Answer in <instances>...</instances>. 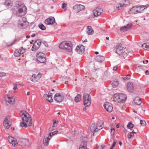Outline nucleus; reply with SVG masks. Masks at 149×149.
<instances>
[{
	"label": "nucleus",
	"mask_w": 149,
	"mask_h": 149,
	"mask_svg": "<svg viewBox=\"0 0 149 149\" xmlns=\"http://www.w3.org/2000/svg\"><path fill=\"white\" fill-rule=\"evenodd\" d=\"M119 145L120 146H121L122 145V142L121 141H119Z\"/></svg>",
	"instance_id": "64"
},
{
	"label": "nucleus",
	"mask_w": 149,
	"mask_h": 149,
	"mask_svg": "<svg viewBox=\"0 0 149 149\" xmlns=\"http://www.w3.org/2000/svg\"><path fill=\"white\" fill-rule=\"evenodd\" d=\"M8 139L9 142L12 144L13 146H16L17 143L15 139L13 138L11 136H9L8 137Z\"/></svg>",
	"instance_id": "20"
},
{
	"label": "nucleus",
	"mask_w": 149,
	"mask_h": 149,
	"mask_svg": "<svg viewBox=\"0 0 149 149\" xmlns=\"http://www.w3.org/2000/svg\"><path fill=\"white\" fill-rule=\"evenodd\" d=\"M113 101L115 102H119V94L117 93L114 94L113 96Z\"/></svg>",
	"instance_id": "31"
},
{
	"label": "nucleus",
	"mask_w": 149,
	"mask_h": 149,
	"mask_svg": "<svg viewBox=\"0 0 149 149\" xmlns=\"http://www.w3.org/2000/svg\"><path fill=\"white\" fill-rule=\"evenodd\" d=\"M142 47L143 49H147L149 47V46L146 43H143L142 45Z\"/></svg>",
	"instance_id": "45"
},
{
	"label": "nucleus",
	"mask_w": 149,
	"mask_h": 149,
	"mask_svg": "<svg viewBox=\"0 0 149 149\" xmlns=\"http://www.w3.org/2000/svg\"><path fill=\"white\" fill-rule=\"evenodd\" d=\"M16 40H15L13 42H12L10 44H8V46H11L15 42Z\"/></svg>",
	"instance_id": "54"
},
{
	"label": "nucleus",
	"mask_w": 149,
	"mask_h": 149,
	"mask_svg": "<svg viewBox=\"0 0 149 149\" xmlns=\"http://www.w3.org/2000/svg\"><path fill=\"white\" fill-rule=\"evenodd\" d=\"M28 25V22L26 21L25 17H23L18 21V26L21 29L25 28Z\"/></svg>",
	"instance_id": "4"
},
{
	"label": "nucleus",
	"mask_w": 149,
	"mask_h": 149,
	"mask_svg": "<svg viewBox=\"0 0 149 149\" xmlns=\"http://www.w3.org/2000/svg\"><path fill=\"white\" fill-rule=\"evenodd\" d=\"M137 131H134V130L132 132H131V133H132L134 134H136V133L137 132Z\"/></svg>",
	"instance_id": "58"
},
{
	"label": "nucleus",
	"mask_w": 149,
	"mask_h": 149,
	"mask_svg": "<svg viewBox=\"0 0 149 149\" xmlns=\"http://www.w3.org/2000/svg\"><path fill=\"white\" fill-rule=\"evenodd\" d=\"M57 126L56 125H54L53 124L52 126L49 129V131H52L54 130V128Z\"/></svg>",
	"instance_id": "47"
},
{
	"label": "nucleus",
	"mask_w": 149,
	"mask_h": 149,
	"mask_svg": "<svg viewBox=\"0 0 149 149\" xmlns=\"http://www.w3.org/2000/svg\"><path fill=\"white\" fill-rule=\"evenodd\" d=\"M42 42V40L40 39H38L36 40V41L34 42L36 44H37L39 46H40Z\"/></svg>",
	"instance_id": "43"
},
{
	"label": "nucleus",
	"mask_w": 149,
	"mask_h": 149,
	"mask_svg": "<svg viewBox=\"0 0 149 149\" xmlns=\"http://www.w3.org/2000/svg\"><path fill=\"white\" fill-rule=\"evenodd\" d=\"M72 45L70 42H69V45H66L65 46V48L64 49L67 51L69 52H70L72 50Z\"/></svg>",
	"instance_id": "24"
},
{
	"label": "nucleus",
	"mask_w": 149,
	"mask_h": 149,
	"mask_svg": "<svg viewBox=\"0 0 149 149\" xmlns=\"http://www.w3.org/2000/svg\"><path fill=\"white\" fill-rule=\"evenodd\" d=\"M129 3V1L127 0H124V2L120 3L118 4L116 7L118 10H120L122 8V7H125Z\"/></svg>",
	"instance_id": "17"
},
{
	"label": "nucleus",
	"mask_w": 149,
	"mask_h": 149,
	"mask_svg": "<svg viewBox=\"0 0 149 149\" xmlns=\"http://www.w3.org/2000/svg\"><path fill=\"white\" fill-rule=\"evenodd\" d=\"M84 47L81 45H79L76 47L75 50L78 53L82 54L84 51Z\"/></svg>",
	"instance_id": "16"
},
{
	"label": "nucleus",
	"mask_w": 149,
	"mask_h": 149,
	"mask_svg": "<svg viewBox=\"0 0 149 149\" xmlns=\"http://www.w3.org/2000/svg\"><path fill=\"white\" fill-rule=\"evenodd\" d=\"M20 114L22 116V121L20 123V126L22 127H27V124L29 126L31 125L32 124V119L30 117V115L24 111H21Z\"/></svg>",
	"instance_id": "1"
},
{
	"label": "nucleus",
	"mask_w": 149,
	"mask_h": 149,
	"mask_svg": "<svg viewBox=\"0 0 149 149\" xmlns=\"http://www.w3.org/2000/svg\"><path fill=\"white\" fill-rule=\"evenodd\" d=\"M37 78V76L36 74H33L32 76V77L31 78V80L33 82H36L37 81L36 80V79Z\"/></svg>",
	"instance_id": "40"
},
{
	"label": "nucleus",
	"mask_w": 149,
	"mask_h": 149,
	"mask_svg": "<svg viewBox=\"0 0 149 149\" xmlns=\"http://www.w3.org/2000/svg\"><path fill=\"white\" fill-rule=\"evenodd\" d=\"M58 132V131H55L53 132H52L49 134V136L50 137H51L54 135L57 134Z\"/></svg>",
	"instance_id": "44"
},
{
	"label": "nucleus",
	"mask_w": 149,
	"mask_h": 149,
	"mask_svg": "<svg viewBox=\"0 0 149 149\" xmlns=\"http://www.w3.org/2000/svg\"><path fill=\"white\" fill-rule=\"evenodd\" d=\"M36 43L34 42L33 44V46L32 48V50L33 51H35L36 50L38 49L40 47V46H39Z\"/></svg>",
	"instance_id": "38"
},
{
	"label": "nucleus",
	"mask_w": 149,
	"mask_h": 149,
	"mask_svg": "<svg viewBox=\"0 0 149 149\" xmlns=\"http://www.w3.org/2000/svg\"><path fill=\"white\" fill-rule=\"evenodd\" d=\"M80 100V95L79 94H78L75 98L74 101L75 102H79Z\"/></svg>",
	"instance_id": "39"
},
{
	"label": "nucleus",
	"mask_w": 149,
	"mask_h": 149,
	"mask_svg": "<svg viewBox=\"0 0 149 149\" xmlns=\"http://www.w3.org/2000/svg\"><path fill=\"white\" fill-rule=\"evenodd\" d=\"M13 89L15 90L17 89V84L15 85L14 86V87L13 88Z\"/></svg>",
	"instance_id": "56"
},
{
	"label": "nucleus",
	"mask_w": 149,
	"mask_h": 149,
	"mask_svg": "<svg viewBox=\"0 0 149 149\" xmlns=\"http://www.w3.org/2000/svg\"><path fill=\"white\" fill-rule=\"evenodd\" d=\"M134 134H133L132 133L130 132V133H129L128 135V138L130 139L131 138V137H132L133 136H134Z\"/></svg>",
	"instance_id": "49"
},
{
	"label": "nucleus",
	"mask_w": 149,
	"mask_h": 149,
	"mask_svg": "<svg viewBox=\"0 0 149 149\" xmlns=\"http://www.w3.org/2000/svg\"><path fill=\"white\" fill-rule=\"evenodd\" d=\"M67 6V4L65 3H63L62 4V8L64 9H66V8Z\"/></svg>",
	"instance_id": "48"
},
{
	"label": "nucleus",
	"mask_w": 149,
	"mask_h": 149,
	"mask_svg": "<svg viewBox=\"0 0 149 149\" xmlns=\"http://www.w3.org/2000/svg\"><path fill=\"white\" fill-rule=\"evenodd\" d=\"M6 73L4 72H0V77L4 76L5 75Z\"/></svg>",
	"instance_id": "51"
},
{
	"label": "nucleus",
	"mask_w": 149,
	"mask_h": 149,
	"mask_svg": "<svg viewBox=\"0 0 149 149\" xmlns=\"http://www.w3.org/2000/svg\"><path fill=\"white\" fill-rule=\"evenodd\" d=\"M11 124L10 119L8 117H6L4 120L3 125L4 127L8 129L9 128Z\"/></svg>",
	"instance_id": "8"
},
{
	"label": "nucleus",
	"mask_w": 149,
	"mask_h": 149,
	"mask_svg": "<svg viewBox=\"0 0 149 149\" xmlns=\"http://www.w3.org/2000/svg\"><path fill=\"white\" fill-rule=\"evenodd\" d=\"M39 27L40 29L42 30H45L46 29L45 26L43 24L39 25Z\"/></svg>",
	"instance_id": "42"
},
{
	"label": "nucleus",
	"mask_w": 149,
	"mask_h": 149,
	"mask_svg": "<svg viewBox=\"0 0 149 149\" xmlns=\"http://www.w3.org/2000/svg\"><path fill=\"white\" fill-rule=\"evenodd\" d=\"M85 8V6L82 5H76L73 7V9L75 12H78Z\"/></svg>",
	"instance_id": "13"
},
{
	"label": "nucleus",
	"mask_w": 149,
	"mask_h": 149,
	"mask_svg": "<svg viewBox=\"0 0 149 149\" xmlns=\"http://www.w3.org/2000/svg\"><path fill=\"white\" fill-rule=\"evenodd\" d=\"M133 127V124L130 122H129L128 124L127 125V127L128 128L130 129L131 130H132Z\"/></svg>",
	"instance_id": "41"
},
{
	"label": "nucleus",
	"mask_w": 149,
	"mask_h": 149,
	"mask_svg": "<svg viewBox=\"0 0 149 149\" xmlns=\"http://www.w3.org/2000/svg\"><path fill=\"white\" fill-rule=\"evenodd\" d=\"M55 22L54 18V17H50L47 18L45 21V23L47 25L52 24Z\"/></svg>",
	"instance_id": "21"
},
{
	"label": "nucleus",
	"mask_w": 149,
	"mask_h": 149,
	"mask_svg": "<svg viewBox=\"0 0 149 149\" xmlns=\"http://www.w3.org/2000/svg\"><path fill=\"white\" fill-rule=\"evenodd\" d=\"M145 73H147V75H149V71L148 70H147L146 71Z\"/></svg>",
	"instance_id": "59"
},
{
	"label": "nucleus",
	"mask_w": 149,
	"mask_h": 149,
	"mask_svg": "<svg viewBox=\"0 0 149 149\" xmlns=\"http://www.w3.org/2000/svg\"><path fill=\"white\" fill-rule=\"evenodd\" d=\"M134 101L135 103L138 105H140L141 103V99L139 97H136L134 100Z\"/></svg>",
	"instance_id": "33"
},
{
	"label": "nucleus",
	"mask_w": 149,
	"mask_h": 149,
	"mask_svg": "<svg viewBox=\"0 0 149 149\" xmlns=\"http://www.w3.org/2000/svg\"><path fill=\"white\" fill-rule=\"evenodd\" d=\"M66 45H69V42H67L66 41H63L61 42L59 45V47L61 49H64L65 48V46Z\"/></svg>",
	"instance_id": "27"
},
{
	"label": "nucleus",
	"mask_w": 149,
	"mask_h": 149,
	"mask_svg": "<svg viewBox=\"0 0 149 149\" xmlns=\"http://www.w3.org/2000/svg\"><path fill=\"white\" fill-rule=\"evenodd\" d=\"M104 127L103 124L102 122H99L97 124V128L98 130L101 129Z\"/></svg>",
	"instance_id": "37"
},
{
	"label": "nucleus",
	"mask_w": 149,
	"mask_h": 149,
	"mask_svg": "<svg viewBox=\"0 0 149 149\" xmlns=\"http://www.w3.org/2000/svg\"><path fill=\"white\" fill-rule=\"evenodd\" d=\"M54 99L55 101L58 102H62L64 99V97L60 93H57L55 94Z\"/></svg>",
	"instance_id": "7"
},
{
	"label": "nucleus",
	"mask_w": 149,
	"mask_h": 149,
	"mask_svg": "<svg viewBox=\"0 0 149 149\" xmlns=\"http://www.w3.org/2000/svg\"><path fill=\"white\" fill-rule=\"evenodd\" d=\"M25 52V49L22 47L19 49L16 50L14 53V55L15 57H18Z\"/></svg>",
	"instance_id": "14"
},
{
	"label": "nucleus",
	"mask_w": 149,
	"mask_h": 149,
	"mask_svg": "<svg viewBox=\"0 0 149 149\" xmlns=\"http://www.w3.org/2000/svg\"><path fill=\"white\" fill-rule=\"evenodd\" d=\"M119 102H124L126 100L127 97L126 95L123 93L119 94Z\"/></svg>",
	"instance_id": "22"
},
{
	"label": "nucleus",
	"mask_w": 149,
	"mask_h": 149,
	"mask_svg": "<svg viewBox=\"0 0 149 149\" xmlns=\"http://www.w3.org/2000/svg\"><path fill=\"white\" fill-rule=\"evenodd\" d=\"M104 107L106 110L109 112L112 111L113 107L112 104L108 102H106L104 103Z\"/></svg>",
	"instance_id": "11"
},
{
	"label": "nucleus",
	"mask_w": 149,
	"mask_h": 149,
	"mask_svg": "<svg viewBox=\"0 0 149 149\" xmlns=\"http://www.w3.org/2000/svg\"><path fill=\"white\" fill-rule=\"evenodd\" d=\"M5 100L8 102L10 104H13L15 103V98L13 97H9L8 95H6L5 96Z\"/></svg>",
	"instance_id": "12"
},
{
	"label": "nucleus",
	"mask_w": 149,
	"mask_h": 149,
	"mask_svg": "<svg viewBox=\"0 0 149 149\" xmlns=\"http://www.w3.org/2000/svg\"><path fill=\"white\" fill-rule=\"evenodd\" d=\"M36 57L38 61L40 63H43L46 61L45 55L43 53L40 52L38 53Z\"/></svg>",
	"instance_id": "6"
},
{
	"label": "nucleus",
	"mask_w": 149,
	"mask_h": 149,
	"mask_svg": "<svg viewBox=\"0 0 149 149\" xmlns=\"http://www.w3.org/2000/svg\"><path fill=\"white\" fill-rule=\"evenodd\" d=\"M19 142L20 143V145L23 147L28 146L30 145L29 141L26 139H20L19 141Z\"/></svg>",
	"instance_id": "10"
},
{
	"label": "nucleus",
	"mask_w": 149,
	"mask_h": 149,
	"mask_svg": "<svg viewBox=\"0 0 149 149\" xmlns=\"http://www.w3.org/2000/svg\"><path fill=\"white\" fill-rule=\"evenodd\" d=\"M119 124L118 123V124H117L116 125V127H117V128H118L119 127Z\"/></svg>",
	"instance_id": "60"
},
{
	"label": "nucleus",
	"mask_w": 149,
	"mask_h": 149,
	"mask_svg": "<svg viewBox=\"0 0 149 149\" xmlns=\"http://www.w3.org/2000/svg\"><path fill=\"white\" fill-rule=\"evenodd\" d=\"M129 13L130 14H134L137 13L136 6H134L129 11Z\"/></svg>",
	"instance_id": "28"
},
{
	"label": "nucleus",
	"mask_w": 149,
	"mask_h": 149,
	"mask_svg": "<svg viewBox=\"0 0 149 149\" xmlns=\"http://www.w3.org/2000/svg\"><path fill=\"white\" fill-rule=\"evenodd\" d=\"M37 77L38 78V79H39L41 77V74L40 73H39L38 74Z\"/></svg>",
	"instance_id": "55"
},
{
	"label": "nucleus",
	"mask_w": 149,
	"mask_h": 149,
	"mask_svg": "<svg viewBox=\"0 0 149 149\" xmlns=\"http://www.w3.org/2000/svg\"><path fill=\"white\" fill-rule=\"evenodd\" d=\"M127 91L133 93L134 90L133 84L130 82H128L127 84Z\"/></svg>",
	"instance_id": "19"
},
{
	"label": "nucleus",
	"mask_w": 149,
	"mask_h": 149,
	"mask_svg": "<svg viewBox=\"0 0 149 149\" xmlns=\"http://www.w3.org/2000/svg\"><path fill=\"white\" fill-rule=\"evenodd\" d=\"M30 94V92H28L27 93V95H29Z\"/></svg>",
	"instance_id": "62"
},
{
	"label": "nucleus",
	"mask_w": 149,
	"mask_h": 149,
	"mask_svg": "<svg viewBox=\"0 0 149 149\" xmlns=\"http://www.w3.org/2000/svg\"><path fill=\"white\" fill-rule=\"evenodd\" d=\"M87 28L88 29L87 33L89 35H92L93 34L94 31L91 26H87Z\"/></svg>",
	"instance_id": "30"
},
{
	"label": "nucleus",
	"mask_w": 149,
	"mask_h": 149,
	"mask_svg": "<svg viewBox=\"0 0 149 149\" xmlns=\"http://www.w3.org/2000/svg\"><path fill=\"white\" fill-rule=\"evenodd\" d=\"M130 76L129 75H128L126 77H124L123 79L124 80H127L130 79Z\"/></svg>",
	"instance_id": "50"
},
{
	"label": "nucleus",
	"mask_w": 149,
	"mask_h": 149,
	"mask_svg": "<svg viewBox=\"0 0 149 149\" xmlns=\"http://www.w3.org/2000/svg\"><path fill=\"white\" fill-rule=\"evenodd\" d=\"M114 51L119 55L122 56L124 58L127 56L129 53L127 50L121 47L120 45H117Z\"/></svg>",
	"instance_id": "2"
},
{
	"label": "nucleus",
	"mask_w": 149,
	"mask_h": 149,
	"mask_svg": "<svg viewBox=\"0 0 149 149\" xmlns=\"http://www.w3.org/2000/svg\"><path fill=\"white\" fill-rule=\"evenodd\" d=\"M140 124L142 126H145L146 125V123L144 120H141Z\"/></svg>",
	"instance_id": "46"
},
{
	"label": "nucleus",
	"mask_w": 149,
	"mask_h": 149,
	"mask_svg": "<svg viewBox=\"0 0 149 149\" xmlns=\"http://www.w3.org/2000/svg\"><path fill=\"white\" fill-rule=\"evenodd\" d=\"M18 10L15 13L16 15L18 17L24 16L26 13L27 8L21 2L18 4Z\"/></svg>",
	"instance_id": "3"
},
{
	"label": "nucleus",
	"mask_w": 149,
	"mask_h": 149,
	"mask_svg": "<svg viewBox=\"0 0 149 149\" xmlns=\"http://www.w3.org/2000/svg\"><path fill=\"white\" fill-rule=\"evenodd\" d=\"M13 5V2L10 0H7L5 2V5L8 8H10Z\"/></svg>",
	"instance_id": "32"
},
{
	"label": "nucleus",
	"mask_w": 149,
	"mask_h": 149,
	"mask_svg": "<svg viewBox=\"0 0 149 149\" xmlns=\"http://www.w3.org/2000/svg\"><path fill=\"white\" fill-rule=\"evenodd\" d=\"M30 36L28 35V36H26V38H30Z\"/></svg>",
	"instance_id": "63"
},
{
	"label": "nucleus",
	"mask_w": 149,
	"mask_h": 149,
	"mask_svg": "<svg viewBox=\"0 0 149 149\" xmlns=\"http://www.w3.org/2000/svg\"><path fill=\"white\" fill-rule=\"evenodd\" d=\"M103 11L102 9L100 7H98L95 8L93 10V13L95 17H97L100 15Z\"/></svg>",
	"instance_id": "9"
},
{
	"label": "nucleus",
	"mask_w": 149,
	"mask_h": 149,
	"mask_svg": "<svg viewBox=\"0 0 149 149\" xmlns=\"http://www.w3.org/2000/svg\"><path fill=\"white\" fill-rule=\"evenodd\" d=\"M35 34H32L31 36L32 37H35Z\"/></svg>",
	"instance_id": "61"
},
{
	"label": "nucleus",
	"mask_w": 149,
	"mask_h": 149,
	"mask_svg": "<svg viewBox=\"0 0 149 149\" xmlns=\"http://www.w3.org/2000/svg\"><path fill=\"white\" fill-rule=\"evenodd\" d=\"M96 59L97 61L101 62L104 61V58L103 56L99 55L96 57Z\"/></svg>",
	"instance_id": "34"
},
{
	"label": "nucleus",
	"mask_w": 149,
	"mask_h": 149,
	"mask_svg": "<svg viewBox=\"0 0 149 149\" xmlns=\"http://www.w3.org/2000/svg\"><path fill=\"white\" fill-rule=\"evenodd\" d=\"M52 94L51 93H48V94H45L44 95V97L46 100L50 102H53V100L52 98Z\"/></svg>",
	"instance_id": "18"
},
{
	"label": "nucleus",
	"mask_w": 149,
	"mask_h": 149,
	"mask_svg": "<svg viewBox=\"0 0 149 149\" xmlns=\"http://www.w3.org/2000/svg\"><path fill=\"white\" fill-rule=\"evenodd\" d=\"M119 84V82L117 80H115L113 81L111 84L112 85L113 88H116L117 87Z\"/></svg>",
	"instance_id": "36"
},
{
	"label": "nucleus",
	"mask_w": 149,
	"mask_h": 149,
	"mask_svg": "<svg viewBox=\"0 0 149 149\" xmlns=\"http://www.w3.org/2000/svg\"><path fill=\"white\" fill-rule=\"evenodd\" d=\"M84 104L87 107H89L91 104V97L87 93H85L83 95Z\"/></svg>",
	"instance_id": "5"
},
{
	"label": "nucleus",
	"mask_w": 149,
	"mask_h": 149,
	"mask_svg": "<svg viewBox=\"0 0 149 149\" xmlns=\"http://www.w3.org/2000/svg\"><path fill=\"white\" fill-rule=\"evenodd\" d=\"M95 123H92L90 127V130L92 132H95L98 131L97 128L95 127Z\"/></svg>",
	"instance_id": "29"
},
{
	"label": "nucleus",
	"mask_w": 149,
	"mask_h": 149,
	"mask_svg": "<svg viewBox=\"0 0 149 149\" xmlns=\"http://www.w3.org/2000/svg\"><path fill=\"white\" fill-rule=\"evenodd\" d=\"M50 138L51 137H50L49 136H48L47 137L44 138L43 139V143L45 146H48Z\"/></svg>",
	"instance_id": "26"
},
{
	"label": "nucleus",
	"mask_w": 149,
	"mask_h": 149,
	"mask_svg": "<svg viewBox=\"0 0 149 149\" xmlns=\"http://www.w3.org/2000/svg\"><path fill=\"white\" fill-rule=\"evenodd\" d=\"M117 69V66H114L113 68V70L114 71H116Z\"/></svg>",
	"instance_id": "57"
},
{
	"label": "nucleus",
	"mask_w": 149,
	"mask_h": 149,
	"mask_svg": "<svg viewBox=\"0 0 149 149\" xmlns=\"http://www.w3.org/2000/svg\"><path fill=\"white\" fill-rule=\"evenodd\" d=\"M116 143H117V141H116V140H115L113 141V143L112 145V146L111 147L113 148V147L115 146L116 144Z\"/></svg>",
	"instance_id": "53"
},
{
	"label": "nucleus",
	"mask_w": 149,
	"mask_h": 149,
	"mask_svg": "<svg viewBox=\"0 0 149 149\" xmlns=\"http://www.w3.org/2000/svg\"><path fill=\"white\" fill-rule=\"evenodd\" d=\"M58 123V121H54H54L53 122V124L54 125H56L57 126V125Z\"/></svg>",
	"instance_id": "52"
},
{
	"label": "nucleus",
	"mask_w": 149,
	"mask_h": 149,
	"mask_svg": "<svg viewBox=\"0 0 149 149\" xmlns=\"http://www.w3.org/2000/svg\"><path fill=\"white\" fill-rule=\"evenodd\" d=\"M86 138H84V139H83V140L81 142V144L80 147H81L82 148L86 149L87 147V141H85Z\"/></svg>",
	"instance_id": "25"
},
{
	"label": "nucleus",
	"mask_w": 149,
	"mask_h": 149,
	"mask_svg": "<svg viewBox=\"0 0 149 149\" xmlns=\"http://www.w3.org/2000/svg\"><path fill=\"white\" fill-rule=\"evenodd\" d=\"M147 7L145 6H136V12L137 13H140L144 10Z\"/></svg>",
	"instance_id": "23"
},
{
	"label": "nucleus",
	"mask_w": 149,
	"mask_h": 149,
	"mask_svg": "<svg viewBox=\"0 0 149 149\" xmlns=\"http://www.w3.org/2000/svg\"><path fill=\"white\" fill-rule=\"evenodd\" d=\"M108 129L109 131H110V132L112 135H113L114 134L115 130L112 125H111L109 126Z\"/></svg>",
	"instance_id": "35"
},
{
	"label": "nucleus",
	"mask_w": 149,
	"mask_h": 149,
	"mask_svg": "<svg viewBox=\"0 0 149 149\" xmlns=\"http://www.w3.org/2000/svg\"><path fill=\"white\" fill-rule=\"evenodd\" d=\"M132 24H128L126 25L120 27V30L123 32L127 31L131 29Z\"/></svg>",
	"instance_id": "15"
}]
</instances>
